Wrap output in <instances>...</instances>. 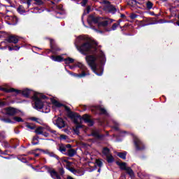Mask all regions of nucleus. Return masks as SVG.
Here are the masks:
<instances>
[{
	"mask_svg": "<svg viewBox=\"0 0 179 179\" xmlns=\"http://www.w3.org/2000/svg\"><path fill=\"white\" fill-rule=\"evenodd\" d=\"M96 45H97V44L94 45V42L87 41V43L83 44L79 48V50L82 52H89L90 54H92V52L96 50Z\"/></svg>",
	"mask_w": 179,
	"mask_h": 179,
	"instance_id": "nucleus-1",
	"label": "nucleus"
},
{
	"mask_svg": "<svg viewBox=\"0 0 179 179\" xmlns=\"http://www.w3.org/2000/svg\"><path fill=\"white\" fill-rule=\"evenodd\" d=\"M96 57L93 55H89L86 57V61L90 68L92 69L93 72H94V73H96V75L98 76H101V75H103V72L101 73H97V72H96V69L97 68V65L96 64Z\"/></svg>",
	"mask_w": 179,
	"mask_h": 179,
	"instance_id": "nucleus-2",
	"label": "nucleus"
},
{
	"mask_svg": "<svg viewBox=\"0 0 179 179\" xmlns=\"http://www.w3.org/2000/svg\"><path fill=\"white\" fill-rule=\"evenodd\" d=\"M41 99H45V96H43L42 94L34 93V101L35 103L34 108L36 110H41L44 107V104L41 101Z\"/></svg>",
	"mask_w": 179,
	"mask_h": 179,
	"instance_id": "nucleus-3",
	"label": "nucleus"
},
{
	"mask_svg": "<svg viewBox=\"0 0 179 179\" xmlns=\"http://www.w3.org/2000/svg\"><path fill=\"white\" fill-rule=\"evenodd\" d=\"M93 22L94 23H98L99 27H106V26H108V24L113 23L114 20L112 19H104L100 17H95L92 18Z\"/></svg>",
	"mask_w": 179,
	"mask_h": 179,
	"instance_id": "nucleus-4",
	"label": "nucleus"
},
{
	"mask_svg": "<svg viewBox=\"0 0 179 179\" xmlns=\"http://www.w3.org/2000/svg\"><path fill=\"white\" fill-rule=\"evenodd\" d=\"M69 117H70V118H71V120H73L75 124H76L77 125H80V124H82L83 120H82V117H80V115H79L75 113L70 112L69 113Z\"/></svg>",
	"mask_w": 179,
	"mask_h": 179,
	"instance_id": "nucleus-5",
	"label": "nucleus"
},
{
	"mask_svg": "<svg viewBox=\"0 0 179 179\" xmlns=\"http://www.w3.org/2000/svg\"><path fill=\"white\" fill-rule=\"evenodd\" d=\"M103 9L106 12H110V13H115V12H117V9H115V7L110 4V1H104Z\"/></svg>",
	"mask_w": 179,
	"mask_h": 179,
	"instance_id": "nucleus-6",
	"label": "nucleus"
},
{
	"mask_svg": "<svg viewBox=\"0 0 179 179\" xmlns=\"http://www.w3.org/2000/svg\"><path fill=\"white\" fill-rule=\"evenodd\" d=\"M53 124L55 125H57L58 128H64L65 127V122H64V120L61 117H58L57 116H55L53 118Z\"/></svg>",
	"mask_w": 179,
	"mask_h": 179,
	"instance_id": "nucleus-7",
	"label": "nucleus"
},
{
	"mask_svg": "<svg viewBox=\"0 0 179 179\" xmlns=\"http://www.w3.org/2000/svg\"><path fill=\"white\" fill-rule=\"evenodd\" d=\"M134 141L136 149H138V150H142V149H143V143H142V141H141V140L136 136H134Z\"/></svg>",
	"mask_w": 179,
	"mask_h": 179,
	"instance_id": "nucleus-8",
	"label": "nucleus"
},
{
	"mask_svg": "<svg viewBox=\"0 0 179 179\" xmlns=\"http://www.w3.org/2000/svg\"><path fill=\"white\" fill-rule=\"evenodd\" d=\"M3 112L7 115H15L17 114V110H16L15 108H7L3 110Z\"/></svg>",
	"mask_w": 179,
	"mask_h": 179,
	"instance_id": "nucleus-9",
	"label": "nucleus"
},
{
	"mask_svg": "<svg viewBox=\"0 0 179 179\" xmlns=\"http://www.w3.org/2000/svg\"><path fill=\"white\" fill-rule=\"evenodd\" d=\"M6 41L8 43H13V44H17V43H19V38L15 35H10L6 39Z\"/></svg>",
	"mask_w": 179,
	"mask_h": 179,
	"instance_id": "nucleus-10",
	"label": "nucleus"
},
{
	"mask_svg": "<svg viewBox=\"0 0 179 179\" xmlns=\"http://www.w3.org/2000/svg\"><path fill=\"white\" fill-rule=\"evenodd\" d=\"M13 120H6L3 119L2 121L4 122H8V124H12V122H23V119H22L20 117H13Z\"/></svg>",
	"mask_w": 179,
	"mask_h": 179,
	"instance_id": "nucleus-11",
	"label": "nucleus"
},
{
	"mask_svg": "<svg viewBox=\"0 0 179 179\" xmlns=\"http://www.w3.org/2000/svg\"><path fill=\"white\" fill-rule=\"evenodd\" d=\"M0 90H2L3 92H6V93H13V92H15L17 94L20 93V91L14 88L6 89L5 87H0Z\"/></svg>",
	"mask_w": 179,
	"mask_h": 179,
	"instance_id": "nucleus-12",
	"label": "nucleus"
},
{
	"mask_svg": "<svg viewBox=\"0 0 179 179\" xmlns=\"http://www.w3.org/2000/svg\"><path fill=\"white\" fill-rule=\"evenodd\" d=\"M33 93H34L33 91L28 89H25L22 91V94L24 97H29V96H30V94H33Z\"/></svg>",
	"mask_w": 179,
	"mask_h": 179,
	"instance_id": "nucleus-13",
	"label": "nucleus"
},
{
	"mask_svg": "<svg viewBox=\"0 0 179 179\" xmlns=\"http://www.w3.org/2000/svg\"><path fill=\"white\" fill-rule=\"evenodd\" d=\"M50 176L54 179H61V177L59 176L58 173L54 170L50 171Z\"/></svg>",
	"mask_w": 179,
	"mask_h": 179,
	"instance_id": "nucleus-14",
	"label": "nucleus"
},
{
	"mask_svg": "<svg viewBox=\"0 0 179 179\" xmlns=\"http://www.w3.org/2000/svg\"><path fill=\"white\" fill-rule=\"evenodd\" d=\"M52 59L56 62H62V61H64V59L61 56H52Z\"/></svg>",
	"mask_w": 179,
	"mask_h": 179,
	"instance_id": "nucleus-15",
	"label": "nucleus"
},
{
	"mask_svg": "<svg viewBox=\"0 0 179 179\" xmlns=\"http://www.w3.org/2000/svg\"><path fill=\"white\" fill-rule=\"evenodd\" d=\"M117 164L118 166H120L121 170L126 171L128 169V167H127V163L125 162H122V163L118 162Z\"/></svg>",
	"mask_w": 179,
	"mask_h": 179,
	"instance_id": "nucleus-16",
	"label": "nucleus"
},
{
	"mask_svg": "<svg viewBox=\"0 0 179 179\" xmlns=\"http://www.w3.org/2000/svg\"><path fill=\"white\" fill-rule=\"evenodd\" d=\"M75 155H76V150H73V149H70L69 150L68 152V155L70 157H73V156H75Z\"/></svg>",
	"mask_w": 179,
	"mask_h": 179,
	"instance_id": "nucleus-17",
	"label": "nucleus"
},
{
	"mask_svg": "<svg viewBox=\"0 0 179 179\" xmlns=\"http://www.w3.org/2000/svg\"><path fill=\"white\" fill-rule=\"evenodd\" d=\"M74 61L75 60L71 58V57H68L66 59H64V62L66 64H73Z\"/></svg>",
	"mask_w": 179,
	"mask_h": 179,
	"instance_id": "nucleus-18",
	"label": "nucleus"
},
{
	"mask_svg": "<svg viewBox=\"0 0 179 179\" xmlns=\"http://www.w3.org/2000/svg\"><path fill=\"white\" fill-rule=\"evenodd\" d=\"M126 172L127 173V174H129V176H130V177H134V171H132L131 168L127 167V169H126Z\"/></svg>",
	"mask_w": 179,
	"mask_h": 179,
	"instance_id": "nucleus-19",
	"label": "nucleus"
},
{
	"mask_svg": "<svg viewBox=\"0 0 179 179\" xmlns=\"http://www.w3.org/2000/svg\"><path fill=\"white\" fill-rule=\"evenodd\" d=\"M81 118L83 121H85V122H90V118L87 115H84Z\"/></svg>",
	"mask_w": 179,
	"mask_h": 179,
	"instance_id": "nucleus-20",
	"label": "nucleus"
},
{
	"mask_svg": "<svg viewBox=\"0 0 179 179\" xmlns=\"http://www.w3.org/2000/svg\"><path fill=\"white\" fill-rule=\"evenodd\" d=\"M36 134H37V135H41L43 134V133L44 132L43 130V127H38L36 130H35Z\"/></svg>",
	"mask_w": 179,
	"mask_h": 179,
	"instance_id": "nucleus-21",
	"label": "nucleus"
},
{
	"mask_svg": "<svg viewBox=\"0 0 179 179\" xmlns=\"http://www.w3.org/2000/svg\"><path fill=\"white\" fill-rule=\"evenodd\" d=\"M117 156H119L120 159H125L127 157V152H119L117 153Z\"/></svg>",
	"mask_w": 179,
	"mask_h": 179,
	"instance_id": "nucleus-22",
	"label": "nucleus"
},
{
	"mask_svg": "<svg viewBox=\"0 0 179 179\" xmlns=\"http://www.w3.org/2000/svg\"><path fill=\"white\" fill-rule=\"evenodd\" d=\"M106 159L108 163H113V162H114V157H113L111 155L106 156Z\"/></svg>",
	"mask_w": 179,
	"mask_h": 179,
	"instance_id": "nucleus-23",
	"label": "nucleus"
},
{
	"mask_svg": "<svg viewBox=\"0 0 179 179\" xmlns=\"http://www.w3.org/2000/svg\"><path fill=\"white\" fill-rule=\"evenodd\" d=\"M26 127L28 129H34L36 126L31 123H26Z\"/></svg>",
	"mask_w": 179,
	"mask_h": 179,
	"instance_id": "nucleus-24",
	"label": "nucleus"
},
{
	"mask_svg": "<svg viewBox=\"0 0 179 179\" xmlns=\"http://www.w3.org/2000/svg\"><path fill=\"white\" fill-rule=\"evenodd\" d=\"M98 58H101V61L103 62L106 59V57H104V53H103V52H99V55H98Z\"/></svg>",
	"mask_w": 179,
	"mask_h": 179,
	"instance_id": "nucleus-25",
	"label": "nucleus"
},
{
	"mask_svg": "<svg viewBox=\"0 0 179 179\" xmlns=\"http://www.w3.org/2000/svg\"><path fill=\"white\" fill-rule=\"evenodd\" d=\"M103 155H106V156L107 157V156L110 155V150L108 148H104L103 150Z\"/></svg>",
	"mask_w": 179,
	"mask_h": 179,
	"instance_id": "nucleus-26",
	"label": "nucleus"
},
{
	"mask_svg": "<svg viewBox=\"0 0 179 179\" xmlns=\"http://www.w3.org/2000/svg\"><path fill=\"white\" fill-rule=\"evenodd\" d=\"M78 128H82V124H78L76 126V128L73 129V131L76 132V134H79V130H78Z\"/></svg>",
	"mask_w": 179,
	"mask_h": 179,
	"instance_id": "nucleus-27",
	"label": "nucleus"
},
{
	"mask_svg": "<svg viewBox=\"0 0 179 179\" xmlns=\"http://www.w3.org/2000/svg\"><path fill=\"white\" fill-rule=\"evenodd\" d=\"M147 8L148 9H152L153 8V3L150 1L147 2Z\"/></svg>",
	"mask_w": 179,
	"mask_h": 179,
	"instance_id": "nucleus-28",
	"label": "nucleus"
},
{
	"mask_svg": "<svg viewBox=\"0 0 179 179\" xmlns=\"http://www.w3.org/2000/svg\"><path fill=\"white\" fill-rule=\"evenodd\" d=\"M96 164L99 167H101V166H103V162L100 159H96Z\"/></svg>",
	"mask_w": 179,
	"mask_h": 179,
	"instance_id": "nucleus-29",
	"label": "nucleus"
},
{
	"mask_svg": "<svg viewBox=\"0 0 179 179\" xmlns=\"http://www.w3.org/2000/svg\"><path fill=\"white\" fill-rule=\"evenodd\" d=\"M53 104L55 106V107H61V106H62L61 103H59V102L57 101H54Z\"/></svg>",
	"mask_w": 179,
	"mask_h": 179,
	"instance_id": "nucleus-30",
	"label": "nucleus"
},
{
	"mask_svg": "<svg viewBox=\"0 0 179 179\" xmlns=\"http://www.w3.org/2000/svg\"><path fill=\"white\" fill-rule=\"evenodd\" d=\"M99 110L101 114H107V110H106L104 108H99Z\"/></svg>",
	"mask_w": 179,
	"mask_h": 179,
	"instance_id": "nucleus-31",
	"label": "nucleus"
},
{
	"mask_svg": "<svg viewBox=\"0 0 179 179\" xmlns=\"http://www.w3.org/2000/svg\"><path fill=\"white\" fill-rule=\"evenodd\" d=\"M36 2V5H43V1L41 0H34Z\"/></svg>",
	"mask_w": 179,
	"mask_h": 179,
	"instance_id": "nucleus-32",
	"label": "nucleus"
},
{
	"mask_svg": "<svg viewBox=\"0 0 179 179\" xmlns=\"http://www.w3.org/2000/svg\"><path fill=\"white\" fill-rule=\"evenodd\" d=\"M119 25L120 24H116V23L113 24V25L112 26L113 30H115V29H117Z\"/></svg>",
	"mask_w": 179,
	"mask_h": 179,
	"instance_id": "nucleus-33",
	"label": "nucleus"
},
{
	"mask_svg": "<svg viewBox=\"0 0 179 179\" xmlns=\"http://www.w3.org/2000/svg\"><path fill=\"white\" fill-rule=\"evenodd\" d=\"M9 51H13V50H19V48L17 46H15V48H12L10 46L8 47Z\"/></svg>",
	"mask_w": 179,
	"mask_h": 179,
	"instance_id": "nucleus-34",
	"label": "nucleus"
},
{
	"mask_svg": "<svg viewBox=\"0 0 179 179\" xmlns=\"http://www.w3.org/2000/svg\"><path fill=\"white\" fill-rule=\"evenodd\" d=\"M78 68H80L81 69H85V66L82 63H79L78 64Z\"/></svg>",
	"mask_w": 179,
	"mask_h": 179,
	"instance_id": "nucleus-35",
	"label": "nucleus"
},
{
	"mask_svg": "<svg viewBox=\"0 0 179 179\" xmlns=\"http://www.w3.org/2000/svg\"><path fill=\"white\" fill-rule=\"evenodd\" d=\"M59 150L62 153H64V152L66 151V148H65V147H60Z\"/></svg>",
	"mask_w": 179,
	"mask_h": 179,
	"instance_id": "nucleus-36",
	"label": "nucleus"
},
{
	"mask_svg": "<svg viewBox=\"0 0 179 179\" xmlns=\"http://www.w3.org/2000/svg\"><path fill=\"white\" fill-rule=\"evenodd\" d=\"M69 171H71V173H73V174H76V171L75 170V169H73V168H69Z\"/></svg>",
	"mask_w": 179,
	"mask_h": 179,
	"instance_id": "nucleus-37",
	"label": "nucleus"
},
{
	"mask_svg": "<svg viewBox=\"0 0 179 179\" xmlns=\"http://www.w3.org/2000/svg\"><path fill=\"white\" fill-rule=\"evenodd\" d=\"M78 40H81L83 41H85V40H86V37L83 36H79Z\"/></svg>",
	"mask_w": 179,
	"mask_h": 179,
	"instance_id": "nucleus-38",
	"label": "nucleus"
},
{
	"mask_svg": "<svg viewBox=\"0 0 179 179\" xmlns=\"http://www.w3.org/2000/svg\"><path fill=\"white\" fill-rule=\"evenodd\" d=\"M64 109L69 112L68 115H69V113H71V109L68 106H64Z\"/></svg>",
	"mask_w": 179,
	"mask_h": 179,
	"instance_id": "nucleus-39",
	"label": "nucleus"
},
{
	"mask_svg": "<svg viewBox=\"0 0 179 179\" xmlns=\"http://www.w3.org/2000/svg\"><path fill=\"white\" fill-rule=\"evenodd\" d=\"M31 121H34L35 122H38V119L37 117H31Z\"/></svg>",
	"mask_w": 179,
	"mask_h": 179,
	"instance_id": "nucleus-40",
	"label": "nucleus"
},
{
	"mask_svg": "<svg viewBox=\"0 0 179 179\" xmlns=\"http://www.w3.org/2000/svg\"><path fill=\"white\" fill-rule=\"evenodd\" d=\"M86 3H87V0H83L81 4L83 6H85V5H86Z\"/></svg>",
	"mask_w": 179,
	"mask_h": 179,
	"instance_id": "nucleus-41",
	"label": "nucleus"
},
{
	"mask_svg": "<svg viewBox=\"0 0 179 179\" xmlns=\"http://www.w3.org/2000/svg\"><path fill=\"white\" fill-rule=\"evenodd\" d=\"M31 1L32 0H27V3L28 6H30L31 5Z\"/></svg>",
	"mask_w": 179,
	"mask_h": 179,
	"instance_id": "nucleus-42",
	"label": "nucleus"
},
{
	"mask_svg": "<svg viewBox=\"0 0 179 179\" xmlns=\"http://www.w3.org/2000/svg\"><path fill=\"white\" fill-rule=\"evenodd\" d=\"M131 19H136V15L135 14H132L131 16H130Z\"/></svg>",
	"mask_w": 179,
	"mask_h": 179,
	"instance_id": "nucleus-43",
	"label": "nucleus"
},
{
	"mask_svg": "<svg viewBox=\"0 0 179 179\" xmlns=\"http://www.w3.org/2000/svg\"><path fill=\"white\" fill-rule=\"evenodd\" d=\"M78 76V78H83V76H86V74L83 73L82 74H80Z\"/></svg>",
	"mask_w": 179,
	"mask_h": 179,
	"instance_id": "nucleus-44",
	"label": "nucleus"
},
{
	"mask_svg": "<svg viewBox=\"0 0 179 179\" xmlns=\"http://www.w3.org/2000/svg\"><path fill=\"white\" fill-rule=\"evenodd\" d=\"M60 139H66V136H65V135H61V136H60Z\"/></svg>",
	"mask_w": 179,
	"mask_h": 179,
	"instance_id": "nucleus-45",
	"label": "nucleus"
},
{
	"mask_svg": "<svg viewBox=\"0 0 179 179\" xmlns=\"http://www.w3.org/2000/svg\"><path fill=\"white\" fill-rule=\"evenodd\" d=\"M43 135H44V136L47 137V136H48V133H45Z\"/></svg>",
	"mask_w": 179,
	"mask_h": 179,
	"instance_id": "nucleus-46",
	"label": "nucleus"
},
{
	"mask_svg": "<svg viewBox=\"0 0 179 179\" xmlns=\"http://www.w3.org/2000/svg\"><path fill=\"white\" fill-rule=\"evenodd\" d=\"M26 0H21V2L22 3H25V1Z\"/></svg>",
	"mask_w": 179,
	"mask_h": 179,
	"instance_id": "nucleus-47",
	"label": "nucleus"
},
{
	"mask_svg": "<svg viewBox=\"0 0 179 179\" xmlns=\"http://www.w3.org/2000/svg\"><path fill=\"white\" fill-rule=\"evenodd\" d=\"M13 20H16V22H17V18L16 17H15L13 18Z\"/></svg>",
	"mask_w": 179,
	"mask_h": 179,
	"instance_id": "nucleus-48",
	"label": "nucleus"
},
{
	"mask_svg": "<svg viewBox=\"0 0 179 179\" xmlns=\"http://www.w3.org/2000/svg\"><path fill=\"white\" fill-rule=\"evenodd\" d=\"M67 148H71V145H67Z\"/></svg>",
	"mask_w": 179,
	"mask_h": 179,
	"instance_id": "nucleus-49",
	"label": "nucleus"
},
{
	"mask_svg": "<svg viewBox=\"0 0 179 179\" xmlns=\"http://www.w3.org/2000/svg\"><path fill=\"white\" fill-rule=\"evenodd\" d=\"M33 145H37V143H33Z\"/></svg>",
	"mask_w": 179,
	"mask_h": 179,
	"instance_id": "nucleus-50",
	"label": "nucleus"
},
{
	"mask_svg": "<svg viewBox=\"0 0 179 179\" xmlns=\"http://www.w3.org/2000/svg\"><path fill=\"white\" fill-rule=\"evenodd\" d=\"M121 16H122V17H124L125 15H122Z\"/></svg>",
	"mask_w": 179,
	"mask_h": 179,
	"instance_id": "nucleus-51",
	"label": "nucleus"
},
{
	"mask_svg": "<svg viewBox=\"0 0 179 179\" xmlns=\"http://www.w3.org/2000/svg\"><path fill=\"white\" fill-rule=\"evenodd\" d=\"M100 170H101L100 169H98V172H99V173H100Z\"/></svg>",
	"mask_w": 179,
	"mask_h": 179,
	"instance_id": "nucleus-52",
	"label": "nucleus"
},
{
	"mask_svg": "<svg viewBox=\"0 0 179 179\" xmlns=\"http://www.w3.org/2000/svg\"><path fill=\"white\" fill-rule=\"evenodd\" d=\"M0 138H3V136L0 135Z\"/></svg>",
	"mask_w": 179,
	"mask_h": 179,
	"instance_id": "nucleus-53",
	"label": "nucleus"
},
{
	"mask_svg": "<svg viewBox=\"0 0 179 179\" xmlns=\"http://www.w3.org/2000/svg\"><path fill=\"white\" fill-rule=\"evenodd\" d=\"M36 156H38V154H36Z\"/></svg>",
	"mask_w": 179,
	"mask_h": 179,
	"instance_id": "nucleus-54",
	"label": "nucleus"
},
{
	"mask_svg": "<svg viewBox=\"0 0 179 179\" xmlns=\"http://www.w3.org/2000/svg\"><path fill=\"white\" fill-rule=\"evenodd\" d=\"M96 136H99V135H98V134H96Z\"/></svg>",
	"mask_w": 179,
	"mask_h": 179,
	"instance_id": "nucleus-55",
	"label": "nucleus"
},
{
	"mask_svg": "<svg viewBox=\"0 0 179 179\" xmlns=\"http://www.w3.org/2000/svg\"><path fill=\"white\" fill-rule=\"evenodd\" d=\"M176 1H178V2H179V0H176Z\"/></svg>",
	"mask_w": 179,
	"mask_h": 179,
	"instance_id": "nucleus-56",
	"label": "nucleus"
},
{
	"mask_svg": "<svg viewBox=\"0 0 179 179\" xmlns=\"http://www.w3.org/2000/svg\"><path fill=\"white\" fill-rule=\"evenodd\" d=\"M178 19H179V15H178Z\"/></svg>",
	"mask_w": 179,
	"mask_h": 179,
	"instance_id": "nucleus-57",
	"label": "nucleus"
},
{
	"mask_svg": "<svg viewBox=\"0 0 179 179\" xmlns=\"http://www.w3.org/2000/svg\"><path fill=\"white\" fill-rule=\"evenodd\" d=\"M0 38H1V36H0Z\"/></svg>",
	"mask_w": 179,
	"mask_h": 179,
	"instance_id": "nucleus-58",
	"label": "nucleus"
}]
</instances>
